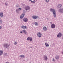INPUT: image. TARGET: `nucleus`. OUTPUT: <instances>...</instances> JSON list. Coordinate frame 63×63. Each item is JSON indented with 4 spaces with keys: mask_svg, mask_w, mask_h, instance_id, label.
<instances>
[{
    "mask_svg": "<svg viewBox=\"0 0 63 63\" xmlns=\"http://www.w3.org/2000/svg\"><path fill=\"white\" fill-rule=\"evenodd\" d=\"M1 28H2L0 26V29H1Z\"/></svg>",
    "mask_w": 63,
    "mask_h": 63,
    "instance_id": "obj_29",
    "label": "nucleus"
},
{
    "mask_svg": "<svg viewBox=\"0 0 63 63\" xmlns=\"http://www.w3.org/2000/svg\"><path fill=\"white\" fill-rule=\"evenodd\" d=\"M55 58L56 59H59V56H56Z\"/></svg>",
    "mask_w": 63,
    "mask_h": 63,
    "instance_id": "obj_18",
    "label": "nucleus"
},
{
    "mask_svg": "<svg viewBox=\"0 0 63 63\" xmlns=\"http://www.w3.org/2000/svg\"><path fill=\"white\" fill-rule=\"evenodd\" d=\"M28 19H27V18H24L23 20V21H24V22H25L28 21Z\"/></svg>",
    "mask_w": 63,
    "mask_h": 63,
    "instance_id": "obj_8",
    "label": "nucleus"
},
{
    "mask_svg": "<svg viewBox=\"0 0 63 63\" xmlns=\"http://www.w3.org/2000/svg\"><path fill=\"white\" fill-rule=\"evenodd\" d=\"M51 11H52L53 13V14H54V17L55 18L56 17V14L55 12V10H54V9H51L50 10Z\"/></svg>",
    "mask_w": 63,
    "mask_h": 63,
    "instance_id": "obj_1",
    "label": "nucleus"
},
{
    "mask_svg": "<svg viewBox=\"0 0 63 63\" xmlns=\"http://www.w3.org/2000/svg\"><path fill=\"white\" fill-rule=\"evenodd\" d=\"M62 36V34L61 33H59L57 35L58 37H61Z\"/></svg>",
    "mask_w": 63,
    "mask_h": 63,
    "instance_id": "obj_4",
    "label": "nucleus"
},
{
    "mask_svg": "<svg viewBox=\"0 0 63 63\" xmlns=\"http://www.w3.org/2000/svg\"><path fill=\"white\" fill-rule=\"evenodd\" d=\"M50 0H46V2H48Z\"/></svg>",
    "mask_w": 63,
    "mask_h": 63,
    "instance_id": "obj_22",
    "label": "nucleus"
},
{
    "mask_svg": "<svg viewBox=\"0 0 63 63\" xmlns=\"http://www.w3.org/2000/svg\"><path fill=\"white\" fill-rule=\"evenodd\" d=\"M35 24L36 26H37L38 25V23L37 22H36V23H35Z\"/></svg>",
    "mask_w": 63,
    "mask_h": 63,
    "instance_id": "obj_20",
    "label": "nucleus"
},
{
    "mask_svg": "<svg viewBox=\"0 0 63 63\" xmlns=\"http://www.w3.org/2000/svg\"><path fill=\"white\" fill-rule=\"evenodd\" d=\"M25 16V14L23 13L20 16V18L22 19Z\"/></svg>",
    "mask_w": 63,
    "mask_h": 63,
    "instance_id": "obj_5",
    "label": "nucleus"
},
{
    "mask_svg": "<svg viewBox=\"0 0 63 63\" xmlns=\"http://www.w3.org/2000/svg\"><path fill=\"white\" fill-rule=\"evenodd\" d=\"M38 18H39L38 16H32V18L35 19H36Z\"/></svg>",
    "mask_w": 63,
    "mask_h": 63,
    "instance_id": "obj_3",
    "label": "nucleus"
},
{
    "mask_svg": "<svg viewBox=\"0 0 63 63\" xmlns=\"http://www.w3.org/2000/svg\"><path fill=\"white\" fill-rule=\"evenodd\" d=\"M30 8L29 7V6H27L26 7H25V9L26 10H29V9H30Z\"/></svg>",
    "mask_w": 63,
    "mask_h": 63,
    "instance_id": "obj_7",
    "label": "nucleus"
},
{
    "mask_svg": "<svg viewBox=\"0 0 63 63\" xmlns=\"http://www.w3.org/2000/svg\"><path fill=\"white\" fill-rule=\"evenodd\" d=\"M0 16L1 17H3V13H0Z\"/></svg>",
    "mask_w": 63,
    "mask_h": 63,
    "instance_id": "obj_17",
    "label": "nucleus"
},
{
    "mask_svg": "<svg viewBox=\"0 0 63 63\" xmlns=\"http://www.w3.org/2000/svg\"><path fill=\"white\" fill-rule=\"evenodd\" d=\"M61 12H62V13H63V9H62V10H61Z\"/></svg>",
    "mask_w": 63,
    "mask_h": 63,
    "instance_id": "obj_26",
    "label": "nucleus"
},
{
    "mask_svg": "<svg viewBox=\"0 0 63 63\" xmlns=\"http://www.w3.org/2000/svg\"><path fill=\"white\" fill-rule=\"evenodd\" d=\"M17 44V42H15L14 43V44L15 45H16V44Z\"/></svg>",
    "mask_w": 63,
    "mask_h": 63,
    "instance_id": "obj_24",
    "label": "nucleus"
},
{
    "mask_svg": "<svg viewBox=\"0 0 63 63\" xmlns=\"http://www.w3.org/2000/svg\"><path fill=\"white\" fill-rule=\"evenodd\" d=\"M29 1H31V2L33 3H35V1H32L31 0H29Z\"/></svg>",
    "mask_w": 63,
    "mask_h": 63,
    "instance_id": "obj_21",
    "label": "nucleus"
},
{
    "mask_svg": "<svg viewBox=\"0 0 63 63\" xmlns=\"http://www.w3.org/2000/svg\"><path fill=\"white\" fill-rule=\"evenodd\" d=\"M4 47H6V48H7V47H9V45H8V44H4Z\"/></svg>",
    "mask_w": 63,
    "mask_h": 63,
    "instance_id": "obj_2",
    "label": "nucleus"
},
{
    "mask_svg": "<svg viewBox=\"0 0 63 63\" xmlns=\"http://www.w3.org/2000/svg\"><path fill=\"white\" fill-rule=\"evenodd\" d=\"M62 6V5H61V4H59V5H58V7H61Z\"/></svg>",
    "mask_w": 63,
    "mask_h": 63,
    "instance_id": "obj_19",
    "label": "nucleus"
},
{
    "mask_svg": "<svg viewBox=\"0 0 63 63\" xmlns=\"http://www.w3.org/2000/svg\"><path fill=\"white\" fill-rule=\"evenodd\" d=\"M63 54V52H62Z\"/></svg>",
    "mask_w": 63,
    "mask_h": 63,
    "instance_id": "obj_33",
    "label": "nucleus"
},
{
    "mask_svg": "<svg viewBox=\"0 0 63 63\" xmlns=\"http://www.w3.org/2000/svg\"><path fill=\"white\" fill-rule=\"evenodd\" d=\"M44 60H46L48 59L47 57V56H45V55H44Z\"/></svg>",
    "mask_w": 63,
    "mask_h": 63,
    "instance_id": "obj_9",
    "label": "nucleus"
},
{
    "mask_svg": "<svg viewBox=\"0 0 63 63\" xmlns=\"http://www.w3.org/2000/svg\"><path fill=\"white\" fill-rule=\"evenodd\" d=\"M21 28H22V29H26V28H27V27H26V26H22L21 27Z\"/></svg>",
    "mask_w": 63,
    "mask_h": 63,
    "instance_id": "obj_12",
    "label": "nucleus"
},
{
    "mask_svg": "<svg viewBox=\"0 0 63 63\" xmlns=\"http://www.w3.org/2000/svg\"><path fill=\"white\" fill-rule=\"evenodd\" d=\"M51 27L52 28H55V25L54 24H52L51 25Z\"/></svg>",
    "mask_w": 63,
    "mask_h": 63,
    "instance_id": "obj_10",
    "label": "nucleus"
},
{
    "mask_svg": "<svg viewBox=\"0 0 63 63\" xmlns=\"http://www.w3.org/2000/svg\"><path fill=\"white\" fill-rule=\"evenodd\" d=\"M3 54V51H0V55H2Z\"/></svg>",
    "mask_w": 63,
    "mask_h": 63,
    "instance_id": "obj_16",
    "label": "nucleus"
},
{
    "mask_svg": "<svg viewBox=\"0 0 63 63\" xmlns=\"http://www.w3.org/2000/svg\"><path fill=\"white\" fill-rule=\"evenodd\" d=\"M20 57H24V56L23 55H21V56H20Z\"/></svg>",
    "mask_w": 63,
    "mask_h": 63,
    "instance_id": "obj_23",
    "label": "nucleus"
},
{
    "mask_svg": "<svg viewBox=\"0 0 63 63\" xmlns=\"http://www.w3.org/2000/svg\"><path fill=\"white\" fill-rule=\"evenodd\" d=\"M19 9L20 10H21V8H19Z\"/></svg>",
    "mask_w": 63,
    "mask_h": 63,
    "instance_id": "obj_28",
    "label": "nucleus"
},
{
    "mask_svg": "<svg viewBox=\"0 0 63 63\" xmlns=\"http://www.w3.org/2000/svg\"><path fill=\"white\" fill-rule=\"evenodd\" d=\"M36 0H34V1H35Z\"/></svg>",
    "mask_w": 63,
    "mask_h": 63,
    "instance_id": "obj_34",
    "label": "nucleus"
},
{
    "mask_svg": "<svg viewBox=\"0 0 63 63\" xmlns=\"http://www.w3.org/2000/svg\"><path fill=\"white\" fill-rule=\"evenodd\" d=\"M43 29L44 31H47V29L46 27H44L43 28Z\"/></svg>",
    "mask_w": 63,
    "mask_h": 63,
    "instance_id": "obj_13",
    "label": "nucleus"
},
{
    "mask_svg": "<svg viewBox=\"0 0 63 63\" xmlns=\"http://www.w3.org/2000/svg\"><path fill=\"white\" fill-rule=\"evenodd\" d=\"M27 40H30V41H32V37H29L27 38Z\"/></svg>",
    "mask_w": 63,
    "mask_h": 63,
    "instance_id": "obj_6",
    "label": "nucleus"
},
{
    "mask_svg": "<svg viewBox=\"0 0 63 63\" xmlns=\"http://www.w3.org/2000/svg\"><path fill=\"white\" fill-rule=\"evenodd\" d=\"M18 11V10H16V11Z\"/></svg>",
    "mask_w": 63,
    "mask_h": 63,
    "instance_id": "obj_32",
    "label": "nucleus"
},
{
    "mask_svg": "<svg viewBox=\"0 0 63 63\" xmlns=\"http://www.w3.org/2000/svg\"><path fill=\"white\" fill-rule=\"evenodd\" d=\"M37 35L39 37H41L42 35V34H41V33H38Z\"/></svg>",
    "mask_w": 63,
    "mask_h": 63,
    "instance_id": "obj_11",
    "label": "nucleus"
},
{
    "mask_svg": "<svg viewBox=\"0 0 63 63\" xmlns=\"http://www.w3.org/2000/svg\"><path fill=\"white\" fill-rule=\"evenodd\" d=\"M45 45H46V46H47V47H48V46H49V44H48L46 42L45 43Z\"/></svg>",
    "mask_w": 63,
    "mask_h": 63,
    "instance_id": "obj_14",
    "label": "nucleus"
},
{
    "mask_svg": "<svg viewBox=\"0 0 63 63\" xmlns=\"http://www.w3.org/2000/svg\"><path fill=\"white\" fill-rule=\"evenodd\" d=\"M20 33H22V32H20Z\"/></svg>",
    "mask_w": 63,
    "mask_h": 63,
    "instance_id": "obj_30",
    "label": "nucleus"
},
{
    "mask_svg": "<svg viewBox=\"0 0 63 63\" xmlns=\"http://www.w3.org/2000/svg\"><path fill=\"white\" fill-rule=\"evenodd\" d=\"M53 61H55V59H54L53 58Z\"/></svg>",
    "mask_w": 63,
    "mask_h": 63,
    "instance_id": "obj_27",
    "label": "nucleus"
},
{
    "mask_svg": "<svg viewBox=\"0 0 63 63\" xmlns=\"http://www.w3.org/2000/svg\"><path fill=\"white\" fill-rule=\"evenodd\" d=\"M37 1V0H36V1Z\"/></svg>",
    "mask_w": 63,
    "mask_h": 63,
    "instance_id": "obj_35",
    "label": "nucleus"
},
{
    "mask_svg": "<svg viewBox=\"0 0 63 63\" xmlns=\"http://www.w3.org/2000/svg\"><path fill=\"white\" fill-rule=\"evenodd\" d=\"M6 63H9V62H6Z\"/></svg>",
    "mask_w": 63,
    "mask_h": 63,
    "instance_id": "obj_31",
    "label": "nucleus"
},
{
    "mask_svg": "<svg viewBox=\"0 0 63 63\" xmlns=\"http://www.w3.org/2000/svg\"><path fill=\"white\" fill-rule=\"evenodd\" d=\"M23 32H24L25 34H27V32H26V30H23Z\"/></svg>",
    "mask_w": 63,
    "mask_h": 63,
    "instance_id": "obj_15",
    "label": "nucleus"
},
{
    "mask_svg": "<svg viewBox=\"0 0 63 63\" xmlns=\"http://www.w3.org/2000/svg\"><path fill=\"white\" fill-rule=\"evenodd\" d=\"M0 23H2V20H0Z\"/></svg>",
    "mask_w": 63,
    "mask_h": 63,
    "instance_id": "obj_25",
    "label": "nucleus"
}]
</instances>
